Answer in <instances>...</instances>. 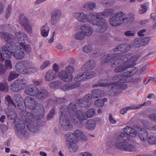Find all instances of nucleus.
I'll use <instances>...</instances> for the list:
<instances>
[{
    "label": "nucleus",
    "mask_w": 156,
    "mask_h": 156,
    "mask_svg": "<svg viewBox=\"0 0 156 156\" xmlns=\"http://www.w3.org/2000/svg\"><path fill=\"white\" fill-rule=\"evenodd\" d=\"M65 109L64 107H62L60 109V112L62 114L59 117V122L61 123L62 121L63 122L69 121V119L68 116L65 114L66 111L64 110Z\"/></svg>",
    "instance_id": "32"
},
{
    "label": "nucleus",
    "mask_w": 156,
    "mask_h": 156,
    "mask_svg": "<svg viewBox=\"0 0 156 156\" xmlns=\"http://www.w3.org/2000/svg\"><path fill=\"white\" fill-rule=\"evenodd\" d=\"M131 54L130 53L127 54L120 57V61L124 62L123 66H118L114 69V71L115 73L121 72L122 73L127 72L126 70L130 67H133V63L137 60V58L134 56H131Z\"/></svg>",
    "instance_id": "2"
},
{
    "label": "nucleus",
    "mask_w": 156,
    "mask_h": 156,
    "mask_svg": "<svg viewBox=\"0 0 156 156\" xmlns=\"http://www.w3.org/2000/svg\"><path fill=\"white\" fill-rule=\"evenodd\" d=\"M90 23L97 26L96 31L98 32H103L105 31L108 27V25L104 19H99L98 16H91Z\"/></svg>",
    "instance_id": "6"
},
{
    "label": "nucleus",
    "mask_w": 156,
    "mask_h": 156,
    "mask_svg": "<svg viewBox=\"0 0 156 156\" xmlns=\"http://www.w3.org/2000/svg\"><path fill=\"white\" fill-rule=\"evenodd\" d=\"M13 52V55L17 59L20 60L25 56V53L23 49L20 46H17Z\"/></svg>",
    "instance_id": "13"
},
{
    "label": "nucleus",
    "mask_w": 156,
    "mask_h": 156,
    "mask_svg": "<svg viewBox=\"0 0 156 156\" xmlns=\"http://www.w3.org/2000/svg\"><path fill=\"white\" fill-rule=\"evenodd\" d=\"M61 12L60 10L57 9L51 15V24L53 25H55L57 23L58 19L61 15Z\"/></svg>",
    "instance_id": "21"
},
{
    "label": "nucleus",
    "mask_w": 156,
    "mask_h": 156,
    "mask_svg": "<svg viewBox=\"0 0 156 156\" xmlns=\"http://www.w3.org/2000/svg\"><path fill=\"white\" fill-rule=\"evenodd\" d=\"M26 123H27V127L30 131L35 133L38 131V126L34 121H32L30 118L26 120Z\"/></svg>",
    "instance_id": "15"
},
{
    "label": "nucleus",
    "mask_w": 156,
    "mask_h": 156,
    "mask_svg": "<svg viewBox=\"0 0 156 156\" xmlns=\"http://www.w3.org/2000/svg\"><path fill=\"white\" fill-rule=\"evenodd\" d=\"M78 105L81 107H85L88 105V104L83 99H80L78 100L77 102Z\"/></svg>",
    "instance_id": "48"
},
{
    "label": "nucleus",
    "mask_w": 156,
    "mask_h": 156,
    "mask_svg": "<svg viewBox=\"0 0 156 156\" xmlns=\"http://www.w3.org/2000/svg\"><path fill=\"white\" fill-rule=\"evenodd\" d=\"M7 68L3 64L0 63V75H2L6 72Z\"/></svg>",
    "instance_id": "55"
},
{
    "label": "nucleus",
    "mask_w": 156,
    "mask_h": 156,
    "mask_svg": "<svg viewBox=\"0 0 156 156\" xmlns=\"http://www.w3.org/2000/svg\"><path fill=\"white\" fill-rule=\"evenodd\" d=\"M58 76L62 80L67 82H69L73 79V76L67 71L62 70L59 73Z\"/></svg>",
    "instance_id": "12"
},
{
    "label": "nucleus",
    "mask_w": 156,
    "mask_h": 156,
    "mask_svg": "<svg viewBox=\"0 0 156 156\" xmlns=\"http://www.w3.org/2000/svg\"><path fill=\"white\" fill-rule=\"evenodd\" d=\"M74 133L75 137L76 138L77 141L79 140V138L82 135V132L79 130L77 129L74 131Z\"/></svg>",
    "instance_id": "57"
},
{
    "label": "nucleus",
    "mask_w": 156,
    "mask_h": 156,
    "mask_svg": "<svg viewBox=\"0 0 156 156\" xmlns=\"http://www.w3.org/2000/svg\"><path fill=\"white\" fill-rule=\"evenodd\" d=\"M95 105L98 107H102L104 105V103L101 99H98L94 102Z\"/></svg>",
    "instance_id": "59"
},
{
    "label": "nucleus",
    "mask_w": 156,
    "mask_h": 156,
    "mask_svg": "<svg viewBox=\"0 0 156 156\" xmlns=\"http://www.w3.org/2000/svg\"><path fill=\"white\" fill-rule=\"evenodd\" d=\"M140 127H136L135 129L130 126H127L123 129L124 132H122L124 134H127L130 137L129 135L132 137H135L138 133H139Z\"/></svg>",
    "instance_id": "10"
},
{
    "label": "nucleus",
    "mask_w": 156,
    "mask_h": 156,
    "mask_svg": "<svg viewBox=\"0 0 156 156\" xmlns=\"http://www.w3.org/2000/svg\"><path fill=\"white\" fill-rule=\"evenodd\" d=\"M116 58V56L114 54H110L108 55H105L103 57L102 61L101 63L102 65H103L106 63H108L112 60Z\"/></svg>",
    "instance_id": "27"
},
{
    "label": "nucleus",
    "mask_w": 156,
    "mask_h": 156,
    "mask_svg": "<svg viewBox=\"0 0 156 156\" xmlns=\"http://www.w3.org/2000/svg\"><path fill=\"white\" fill-rule=\"evenodd\" d=\"M124 150L128 151H134L136 150V148L134 145L126 143Z\"/></svg>",
    "instance_id": "38"
},
{
    "label": "nucleus",
    "mask_w": 156,
    "mask_h": 156,
    "mask_svg": "<svg viewBox=\"0 0 156 156\" xmlns=\"http://www.w3.org/2000/svg\"><path fill=\"white\" fill-rule=\"evenodd\" d=\"M61 12L60 10L57 9L51 15V24L53 25H55L57 23L58 19L61 15Z\"/></svg>",
    "instance_id": "20"
},
{
    "label": "nucleus",
    "mask_w": 156,
    "mask_h": 156,
    "mask_svg": "<svg viewBox=\"0 0 156 156\" xmlns=\"http://www.w3.org/2000/svg\"><path fill=\"white\" fill-rule=\"evenodd\" d=\"M60 123L63 129L65 130L68 131L71 129L72 127V125L69 121H66L65 122H63L62 121Z\"/></svg>",
    "instance_id": "34"
},
{
    "label": "nucleus",
    "mask_w": 156,
    "mask_h": 156,
    "mask_svg": "<svg viewBox=\"0 0 156 156\" xmlns=\"http://www.w3.org/2000/svg\"><path fill=\"white\" fill-rule=\"evenodd\" d=\"M55 114V109H52L51 110L48 114L47 117L48 120L51 119L53 118Z\"/></svg>",
    "instance_id": "61"
},
{
    "label": "nucleus",
    "mask_w": 156,
    "mask_h": 156,
    "mask_svg": "<svg viewBox=\"0 0 156 156\" xmlns=\"http://www.w3.org/2000/svg\"><path fill=\"white\" fill-rule=\"evenodd\" d=\"M0 36L6 42H12L14 40V37L12 35L5 32H1Z\"/></svg>",
    "instance_id": "25"
},
{
    "label": "nucleus",
    "mask_w": 156,
    "mask_h": 156,
    "mask_svg": "<svg viewBox=\"0 0 156 156\" xmlns=\"http://www.w3.org/2000/svg\"><path fill=\"white\" fill-rule=\"evenodd\" d=\"M126 71L127 72H124L123 74L115 75L113 77V80L115 82L121 83L131 82L133 79L131 75L135 73L137 70L136 68L130 67Z\"/></svg>",
    "instance_id": "4"
},
{
    "label": "nucleus",
    "mask_w": 156,
    "mask_h": 156,
    "mask_svg": "<svg viewBox=\"0 0 156 156\" xmlns=\"http://www.w3.org/2000/svg\"><path fill=\"white\" fill-rule=\"evenodd\" d=\"M20 23L23 27L27 31L29 34L32 32V28L30 26V23L27 19L23 15H21L20 17Z\"/></svg>",
    "instance_id": "9"
},
{
    "label": "nucleus",
    "mask_w": 156,
    "mask_h": 156,
    "mask_svg": "<svg viewBox=\"0 0 156 156\" xmlns=\"http://www.w3.org/2000/svg\"><path fill=\"white\" fill-rule=\"evenodd\" d=\"M0 54L1 55L0 60L2 61H3L4 59L3 56L6 58H9L11 56L12 54L13 55V52L5 49H3L2 48H1Z\"/></svg>",
    "instance_id": "24"
},
{
    "label": "nucleus",
    "mask_w": 156,
    "mask_h": 156,
    "mask_svg": "<svg viewBox=\"0 0 156 156\" xmlns=\"http://www.w3.org/2000/svg\"><path fill=\"white\" fill-rule=\"evenodd\" d=\"M37 98L41 100H44L47 98L49 95L47 90L44 89H41L37 91Z\"/></svg>",
    "instance_id": "26"
},
{
    "label": "nucleus",
    "mask_w": 156,
    "mask_h": 156,
    "mask_svg": "<svg viewBox=\"0 0 156 156\" xmlns=\"http://www.w3.org/2000/svg\"><path fill=\"white\" fill-rule=\"evenodd\" d=\"M151 19L152 20L153 23L154 24L153 27V28L155 29L156 27V16L155 14L152 13L151 15Z\"/></svg>",
    "instance_id": "64"
},
{
    "label": "nucleus",
    "mask_w": 156,
    "mask_h": 156,
    "mask_svg": "<svg viewBox=\"0 0 156 156\" xmlns=\"http://www.w3.org/2000/svg\"><path fill=\"white\" fill-rule=\"evenodd\" d=\"M73 16L78 21L82 23L86 22L88 20V16L83 12H74Z\"/></svg>",
    "instance_id": "17"
},
{
    "label": "nucleus",
    "mask_w": 156,
    "mask_h": 156,
    "mask_svg": "<svg viewBox=\"0 0 156 156\" xmlns=\"http://www.w3.org/2000/svg\"><path fill=\"white\" fill-rule=\"evenodd\" d=\"M20 45L27 53H29L31 52L32 48L29 44H26L25 42H22L20 43Z\"/></svg>",
    "instance_id": "35"
},
{
    "label": "nucleus",
    "mask_w": 156,
    "mask_h": 156,
    "mask_svg": "<svg viewBox=\"0 0 156 156\" xmlns=\"http://www.w3.org/2000/svg\"><path fill=\"white\" fill-rule=\"evenodd\" d=\"M66 138L67 141L70 143L76 144L77 143V140L73 133H69L66 135Z\"/></svg>",
    "instance_id": "30"
},
{
    "label": "nucleus",
    "mask_w": 156,
    "mask_h": 156,
    "mask_svg": "<svg viewBox=\"0 0 156 156\" xmlns=\"http://www.w3.org/2000/svg\"><path fill=\"white\" fill-rule=\"evenodd\" d=\"M95 4L94 3H87L86 5V8L87 9L92 10L95 8Z\"/></svg>",
    "instance_id": "63"
},
{
    "label": "nucleus",
    "mask_w": 156,
    "mask_h": 156,
    "mask_svg": "<svg viewBox=\"0 0 156 156\" xmlns=\"http://www.w3.org/2000/svg\"><path fill=\"white\" fill-rule=\"evenodd\" d=\"M133 45L134 47L137 48L143 46L141 41V39L139 38H136L134 41Z\"/></svg>",
    "instance_id": "44"
},
{
    "label": "nucleus",
    "mask_w": 156,
    "mask_h": 156,
    "mask_svg": "<svg viewBox=\"0 0 156 156\" xmlns=\"http://www.w3.org/2000/svg\"><path fill=\"white\" fill-rule=\"evenodd\" d=\"M86 63L88 65L90 69L91 70L94 68L96 66V62L93 60H90L88 62H86Z\"/></svg>",
    "instance_id": "52"
},
{
    "label": "nucleus",
    "mask_w": 156,
    "mask_h": 156,
    "mask_svg": "<svg viewBox=\"0 0 156 156\" xmlns=\"http://www.w3.org/2000/svg\"><path fill=\"white\" fill-rule=\"evenodd\" d=\"M134 15L132 13L130 14L126 17V15L122 12H119L115 13L110 16L109 22L112 26H118L126 21L127 23H132L134 20Z\"/></svg>",
    "instance_id": "1"
},
{
    "label": "nucleus",
    "mask_w": 156,
    "mask_h": 156,
    "mask_svg": "<svg viewBox=\"0 0 156 156\" xmlns=\"http://www.w3.org/2000/svg\"><path fill=\"white\" fill-rule=\"evenodd\" d=\"M15 130L17 136H20L21 132L25 129V124L22 121H19L15 125Z\"/></svg>",
    "instance_id": "22"
},
{
    "label": "nucleus",
    "mask_w": 156,
    "mask_h": 156,
    "mask_svg": "<svg viewBox=\"0 0 156 156\" xmlns=\"http://www.w3.org/2000/svg\"><path fill=\"white\" fill-rule=\"evenodd\" d=\"M19 74L15 72L12 71L10 72L9 76L8 78V80L10 81L18 77Z\"/></svg>",
    "instance_id": "42"
},
{
    "label": "nucleus",
    "mask_w": 156,
    "mask_h": 156,
    "mask_svg": "<svg viewBox=\"0 0 156 156\" xmlns=\"http://www.w3.org/2000/svg\"><path fill=\"white\" fill-rule=\"evenodd\" d=\"M38 89L34 85H28L26 87L24 92L26 94L31 96H34L37 93Z\"/></svg>",
    "instance_id": "16"
},
{
    "label": "nucleus",
    "mask_w": 156,
    "mask_h": 156,
    "mask_svg": "<svg viewBox=\"0 0 156 156\" xmlns=\"http://www.w3.org/2000/svg\"><path fill=\"white\" fill-rule=\"evenodd\" d=\"M76 118L81 121L86 120L87 119L86 113L80 110H77L76 111L75 118Z\"/></svg>",
    "instance_id": "28"
},
{
    "label": "nucleus",
    "mask_w": 156,
    "mask_h": 156,
    "mask_svg": "<svg viewBox=\"0 0 156 156\" xmlns=\"http://www.w3.org/2000/svg\"><path fill=\"white\" fill-rule=\"evenodd\" d=\"M130 48L129 46L126 44H120L114 49V51H119L121 53H126L129 50Z\"/></svg>",
    "instance_id": "18"
},
{
    "label": "nucleus",
    "mask_w": 156,
    "mask_h": 156,
    "mask_svg": "<svg viewBox=\"0 0 156 156\" xmlns=\"http://www.w3.org/2000/svg\"><path fill=\"white\" fill-rule=\"evenodd\" d=\"M81 30L83 31V32L85 33V35H86L87 36H89L91 35L93 31V30L91 28L88 26L86 24L81 26Z\"/></svg>",
    "instance_id": "29"
},
{
    "label": "nucleus",
    "mask_w": 156,
    "mask_h": 156,
    "mask_svg": "<svg viewBox=\"0 0 156 156\" xmlns=\"http://www.w3.org/2000/svg\"><path fill=\"white\" fill-rule=\"evenodd\" d=\"M81 30L78 32L75 35V38L78 40H81L83 39L85 37V33Z\"/></svg>",
    "instance_id": "39"
},
{
    "label": "nucleus",
    "mask_w": 156,
    "mask_h": 156,
    "mask_svg": "<svg viewBox=\"0 0 156 156\" xmlns=\"http://www.w3.org/2000/svg\"><path fill=\"white\" fill-rule=\"evenodd\" d=\"M37 110L38 112H37V113L44 114V108L43 105L41 104H39L37 107Z\"/></svg>",
    "instance_id": "56"
},
{
    "label": "nucleus",
    "mask_w": 156,
    "mask_h": 156,
    "mask_svg": "<svg viewBox=\"0 0 156 156\" xmlns=\"http://www.w3.org/2000/svg\"><path fill=\"white\" fill-rule=\"evenodd\" d=\"M99 86L100 87H108V88L109 89V90L108 94L112 97L121 93L122 92L121 89L125 90L126 89V87L123 85L116 84L113 82L110 83L101 82L100 80H99L98 83L93 85V87H94Z\"/></svg>",
    "instance_id": "3"
},
{
    "label": "nucleus",
    "mask_w": 156,
    "mask_h": 156,
    "mask_svg": "<svg viewBox=\"0 0 156 156\" xmlns=\"http://www.w3.org/2000/svg\"><path fill=\"white\" fill-rule=\"evenodd\" d=\"M113 139L115 142V147L119 150H124L126 143L130 140V137L127 134L118 133L114 134Z\"/></svg>",
    "instance_id": "5"
},
{
    "label": "nucleus",
    "mask_w": 156,
    "mask_h": 156,
    "mask_svg": "<svg viewBox=\"0 0 156 156\" xmlns=\"http://www.w3.org/2000/svg\"><path fill=\"white\" fill-rule=\"evenodd\" d=\"M87 124L86 127L89 129H93L95 126V122L93 119H89L86 122Z\"/></svg>",
    "instance_id": "36"
},
{
    "label": "nucleus",
    "mask_w": 156,
    "mask_h": 156,
    "mask_svg": "<svg viewBox=\"0 0 156 156\" xmlns=\"http://www.w3.org/2000/svg\"><path fill=\"white\" fill-rule=\"evenodd\" d=\"M62 82L61 81L57 80L51 83H50L49 85L50 87L54 88L60 86L62 85Z\"/></svg>",
    "instance_id": "49"
},
{
    "label": "nucleus",
    "mask_w": 156,
    "mask_h": 156,
    "mask_svg": "<svg viewBox=\"0 0 156 156\" xmlns=\"http://www.w3.org/2000/svg\"><path fill=\"white\" fill-rule=\"evenodd\" d=\"M20 96L19 94H15L13 97V105L16 108H17L21 110H24L25 105L24 103H22L20 99Z\"/></svg>",
    "instance_id": "14"
},
{
    "label": "nucleus",
    "mask_w": 156,
    "mask_h": 156,
    "mask_svg": "<svg viewBox=\"0 0 156 156\" xmlns=\"http://www.w3.org/2000/svg\"><path fill=\"white\" fill-rule=\"evenodd\" d=\"M138 129L139 130L138 136L140 139L143 141H146L148 135L147 130L142 126L140 127V128Z\"/></svg>",
    "instance_id": "23"
},
{
    "label": "nucleus",
    "mask_w": 156,
    "mask_h": 156,
    "mask_svg": "<svg viewBox=\"0 0 156 156\" xmlns=\"http://www.w3.org/2000/svg\"><path fill=\"white\" fill-rule=\"evenodd\" d=\"M148 142L150 145L156 144V136H150L148 138Z\"/></svg>",
    "instance_id": "51"
},
{
    "label": "nucleus",
    "mask_w": 156,
    "mask_h": 156,
    "mask_svg": "<svg viewBox=\"0 0 156 156\" xmlns=\"http://www.w3.org/2000/svg\"><path fill=\"white\" fill-rule=\"evenodd\" d=\"M66 111H67L70 117L73 120L75 119V110L77 109V105L74 102H71L68 105L66 108L64 107Z\"/></svg>",
    "instance_id": "8"
},
{
    "label": "nucleus",
    "mask_w": 156,
    "mask_h": 156,
    "mask_svg": "<svg viewBox=\"0 0 156 156\" xmlns=\"http://www.w3.org/2000/svg\"><path fill=\"white\" fill-rule=\"evenodd\" d=\"M24 102V105H27L30 109H35L38 105L37 102L34 98L30 97H26Z\"/></svg>",
    "instance_id": "11"
},
{
    "label": "nucleus",
    "mask_w": 156,
    "mask_h": 156,
    "mask_svg": "<svg viewBox=\"0 0 156 156\" xmlns=\"http://www.w3.org/2000/svg\"><path fill=\"white\" fill-rule=\"evenodd\" d=\"M17 84L20 90L23 89L26 85L27 84V81L25 79H21L16 80Z\"/></svg>",
    "instance_id": "33"
},
{
    "label": "nucleus",
    "mask_w": 156,
    "mask_h": 156,
    "mask_svg": "<svg viewBox=\"0 0 156 156\" xmlns=\"http://www.w3.org/2000/svg\"><path fill=\"white\" fill-rule=\"evenodd\" d=\"M95 111L93 108H91L89 109L87 113H86L87 116V119L88 118H90L92 117L94 114Z\"/></svg>",
    "instance_id": "54"
},
{
    "label": "nucleus",
    "mask_w": 156,
    "mask_h": 156,
    "mask_svg": "<svg viewBox=\"0 0 156 156\" xmlns=\"http://www.w3.org/2000/svg\"><path fill=\"white\" fill-rule=\"evenodd\" d=\"M140 38L141 39V41L144 46L148 44L149 42L151 39V37H146Z\"/></svg>",
    "instance_id": "53"
},
{
    "label": "nucleus",
    "mask_w": 156,
    "mask_h": 156,
    "mask_svg": "<svg viewBox=\"0 0 156 156\" xmlns=\"http://www.w3.org/2000/svg\"><path fill=\"white\" fill-rule=\"evenodd\" d=\"M16 35L18 40L20 41H25L27 40V37L26 35L22 32H19L16 34Z\"/></svg>",
    "instance_id": "37"
},
{
    "label": "nucleus",
    "mask_w": 156,
    "mask_h": 156,
    "mask_svg": "<svg viewBox=\"0 0 156 156\" xmlns=\"http://www.w3.org/2000/svg\"><path fill=\"white\" fill-rule=\"evenodd\" d=\"M114 10L111 9H107L104 10L102 13H100L97 15H92L91 16H98L99 19H104L105 17H107L111 14L114 13Z\"/></svg>",
    "instance_id": "19"
},
{
    "label": "nucleus",
    "mask_w": 156,
    "mask_h": 156,
    "mask_svg": "<svg viewBox=\"0 0 156 156\" xmlns=\"http://www.w3.org/2000/svg\"><path fill=\"white\" fill-rule=\"evenodd\" d=\"M74 80L76 82H80L86 80V78L84 76V73L82 74H78L75 78Z\"/></svg>",
    "instance_id": "43"
},
{
    "label": "nucleus",
    "mask_w": 156,
    "mask_h": 156,
    "mask_svg": "<svg viewBox=\"0 0 156 156\" xmlns=\"http://www.w3.org/2000/svg\"><path fill=\"white\" fill-rule=\"evenodd\" d=\"M80 83L79 82L75 81V82L69 84L67 87L69 89H72L80 86Z\"/></svg>",
    "instance_id": "50"
},
{
    "label": "nucleus",
    "mask_w": 156,
    "mask_h": 156,
    "mask_svg": "<svg viewBox=\"0 0 156 156\" xmlns=\"http://www.w3.org/2000/svg\"><path fill=\"white\" fill-rule=\"evenodd\" d=\"M12 11V6L10 5H9L6 10L5 14V17L8 18L10 15Z\"/></svg>",
    "instance_id": "60"
},
{
    "label": "nucleus",
    "mask_w": 156,
    "mask_h": 156,
    "mask_svg": "<svg viewBox=\"0 0 156 156\" xmlns=\"http://www.w3.org/2000/svg\"><path fill=\"white\" fill-rule=\"evenodd\" d=\"M18 46L15 45L12 42H7L5 46H3L2 47L3 49H5L10 51L13 52Z\"/></svg>",
    "instance_id": "31"
},
{
    "label": "nucleus",
    "mask_w": 156,
    "mask_h": 156,
    "mask_svg": "<svg viewBox=\"0 0 156 156\" xmlns=\"http://www.w3.org/2000/svg\"><path fill=\"white\" fill-rule=\"evenodd\" d=\"M53 72L49 71L47 73L45 76L46 80L48 81H51L55 77V75L53 73Z\"/></svg>",
    "instance_id": "47"
},
{
    "label": "nucleus",
    "mask_w": 156,
    "mask_h": 156,
    "mask_svg": "<svg viewBox=\"0 0 156 156\" xmlns=\"http://www.w3.org/2000/svg\"><path fill=\"white\" fill-rule=\"evenodd\" d=\"M108 37L106 34H103L101 37V41L104 44L108 40Z\"/></svg>",
    "instance_id": "62"
},
{
    "label": "nucleus",
    "mask_w": 156,
    "mask_h": 156,
    "mask_svg": "<svg viewBox=\"0 0 156 156\" xmlns=\"http://www.w3.org/2000/svg\"><path fill=\"white\" fill-rule=\"evenodd\" d=\"M30 66V62L28 60H23L17 62L15 66L16 70L23 74L29 73L28 68Z\"/></svg>",
    "instance_id": "7"
},
{
    "label": "nucleus",
    "mask_w": 156,
    "mask_h": 156,
    "mask_svg": "<svg viewBox=\"0 0 156 156\" xmlns=\"http://www.w3.org/2000/svg\"><path fill=\"white\" fill-rule=\"evenodd\" d=\"M95 74L94 72L92 71L89 73H87L85 75H84V76L86 78V80L93 78L95 75Z\"/></svg>",
    "instance_id": "58"
},
{
    "label": "nucleus",
    "mask_w": 156,
    "mask_h": 156,
    "mask_svg": "<svg viewBox=\"0 0 156 156\" xmlns=\"http://www.w3.org/2000/svg\"><path fill=\"white\" fill-rule=\"evenodd\" d=\"M101 91L99 89H95L92 91L91 93L93 97L96 98H99L101 97L100 93Z\"/></svg>",
    "instance_id": "41"
},
{
    "label": "nucleus",
    "mask_w": 156,
    "mask_h": 156,
    "mask_svg": "<svg viewBox=\"0 0 156 156\" xmlns=\"http://www.w3.org/2000/svg\"><path fill=\"white\" fill-rule=\"evenodd\" d=\"M10 89L12 91L15 92H18L20 90L16 80L14 81L11 84L10 87Z\"/></svg>",
    "instance_id": "40"
},
{
    "label": "nucleus",
    "mask_w": 156,
    "mask_h": 156,
    "mask_svg": "<svg viewBox=\"0 0 156 156\" xmlns=\"http://www.w3.org/2000/svg\"><path fill=\"white\" fill-rule=\"evenodd\" d=\"M8 86L7 84L2 83H0V90L4 92L7 93L8 92Z\"/></svg>",
    "instance_id": "46"
},
{
    "label": "nucleus",
    "mask_w": 156,
    "mask_h": 156,
    "mask_svg": "<svg viewBox=\"0 0 156 156\" xmlns=\"http://www.w3.org/2000/svg\"><path fill=\"white\" fill-rule=\"evenodd\" d=\"M42 31L41 34L42 36L45 37L48 35V32L49 30V28L46 26H43L41 29Z\"/></svg>",
    "instance_id": "45"
}]
</instances>
